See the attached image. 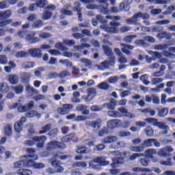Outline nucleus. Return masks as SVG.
Wrapping results in <instances>:
<instances>
[{"label":"nucleus","instance_id":"nucleus-1","mask_svg":"<svg viewBox=\"0 0 175 175\" xmlns=\"http://www.w3.org/2000/svg\"><path fill=\"white\" fill-rule=\"evenodd\" d=\"M142 18V20H148L150 18V14L148 13H144L139 12L135 14L132 17L129 18L125 20L126 24L127 25H141L139 23V19Z\"/></svg>","mask_w":175,"mask_h":175},{"label":"nucleus","instance_id":"nucleus-2","mask_svg":"<svg viewBox=\"0 0 175 175\" xmlns=\"http://www.w3.org/2000/svg\"><path fill=\"white\" fill-rule=\"evenodd\" d=\"M18 36H19L21 39H25L30 44L38 43V42L40 40L39 38L35 37L36 36V33L33 32L28 34L27 31L25 30L19 31L18 32Z\"/></svg>","mask_w":175,"mask_h":175},{"label":"nucleus","instance_id":"nucleus-3","mask_svg":"<svg viewBox=\"0 0 175 175\" xmlns=\"http://www.w3.org/2000/svg\"><path fill=\"white\" fill-rule=\"evenodd\" d=\"M121 25V23L118 22H110L109 26H100L102 29H105V32L107 33H118V27Z\"/></svg>","mask_w":175,"mask_h":175},{"label":"nucleus","instance_id":"nucleus-4","mask_svg":"<svg viewBox=\"0 0 175 175\" xmlns=\"http://www.w3.org/2000/svg\"><path fill=\"white\" fill-rule=\"evenodd\" d=\"M174 151V149L170 146H165L159 150L157 155L161 158H167L172 157V152Z\"/></svg>","mask_w":175,"mask_h":175},{"label":"nucleus","instance_id":"nucleus-5","mask_svg":"<svg viewBox=\"0 0 175 175\" xmlns=\"http://www.w3.org/2000/svg\"><path fill=\"white\" fill-rule=\"evenodd\" d=\"M38 159V155L36 154H27L23 157V162L25 163V167H31L33 166V162Z\"/></svg>","mask_w":175,"mask_h":175},{"label":"nucleus","instance_id":"nucleus-6","mask_svg":"<svg viewBox=\"0 0 175 175\" xmlns=\"http://www.w3.org/2000/svg\"><path fill=\"white\" fill-rule=\"evenodd\" d=\"M118 111H111L109 112V116L110 117L114 118H120V117H124V116L128 113V109L126 108L120 107L118 108Z\"/></svg>","mask_w":175,"mask_h":175},{"label":"nucleus","instance_id":"nucleus-7","mask_svg":"<svg viewBox=\"0 0 175 175\" xmlns=\"http://www.w3.org/2000/svg\"><path fill=\"white\" fill-rule=\"evenodd\" d=\"M85 125H87V126H90V128H92V129H95V131H99V129L102 128V119L98 118L94 121H86Z\"/></svg>","mask_w":175,"mask_h":175},{"label":"nucleus","instance_id":"nucleus-8","mask_svg":"<svg viewBox=\"0 0 175 175\" xmlns=\"http://www.w3.org/2000/svg\"><path fill=\"white\" fill-rule=\"evenodd\" d=\"M34 143H38L36 144L38 148H43L44 147V142H47V137L46 135H41V136H35L32 138Z\"/></svg>","mask_w":175,"mask_h":175},{"label":"nucleus","instance_id":"nucleus-9","mask_svg":"<svg viewBox=\"0 0 175 175\" xmlns=\"http://www.w3.org/2000/svg\"><path fill=\"white\" fill-rule=\"evenodd\" d=\"M100 5H98V9L100 13L103 14H109V3L106 0H96Z\"/></svg>","mask_w":175,"mask_h":175},{"label":"nucleus","instance_id":"nucleus-10","mask_svg":"<svg viewBox=\"0 0 175 175\" xmlns=\"http://www.w3.org/2000/svg\"><path fill=\"white\" fill-rule=\"evenodd\" d=\"M73 109V105L72 104H64L63 107H59L57 109V113L61 114V116H66L70 113V110Z\"/></svg>","mask_w":175,"mask_h":175},{"label":"nucleus","instance_id":"nucleus-11","mask_svg":"<svg viewBox=\"0 0 175 175\" xmlns=\"http://www.w3.org/2000/svg\"><path fill=\"white\" fill-rule=\"evenodd\" d=\"M156 126L161 129L160 136L169 135V132L170 131V127L169 126L165 125L163 122H159L156 124Z\"/></svg>","mask_w":175,"mask_h":175},{"label":"nucleus","instance_id":"nucleus-12","mask_svg":"<svg viewBox=\"0 0 175 175\" xmlns=\"http://www.w3.org/2000/svg\"><path fill=\"white\" fill-rule=\"evenodd\" d=\"M57 147H59V148H66L65 144L52 141L47 144L46 150L50 151V150H53V148H57Z\"/></svg>","mask_w":175,"mask_h":175},{"label":"nucleus","instance_id":"nucleus-13","mask_svg":"<svg viewBox=\"0 0 175 175\" xmlns=\"http://www.w3.org/2000/svg\"><path fill=\"white\" fill-rule=\"evenodd\" d=\"M118 141V138L116 136H108L102 139L103 144H112V147H114V144Z\"/></svg>","mask_w":175,"mask_h":175},{"label":"nucleus","instance_id":"nucleus-14","mask_svg":"<svg viewBox=\"0 0 175 175\" xmlns=\"http://www.w3.org/2000/svg\"><path fill=\"white\" fill-rule=\"evenodd\" d=\"M29 55L34 58H42V49H30L28 50Z\"/></svg>","mask_w":175,"mask_h":175},{"label":"nucleus","instance_id":"nucleus-15","mask_svg":"<svg viewBox=\"0 0 175 175\" xmlns=\"http://www.w3.org/2000/svg\"><path fill=\"white\" fill-rule=\"evenodd\" d=\"M91 162L93 163H98L99 166H106L109 165V161H106V159L103 157H98L94 158Z\"/></svg>","mask_w":175,"mask_h":175},{"label":"nucleus","instance_id":"nucleus-16","mask_svg":"<svg viewBox=\"0 0 175 175\" xmlns=\"http://www.w3.org/2000/svg\"><path fill=\"white\" fill-rule=\"evenodd\" d=\"M96 96V90L94 88H89L88 90V96L85 98V102L89 103Z\"/></svg>","mask_w":175,"mask_h":175},{"label":"nucleus","instance_id":"nucleus-17","mask_svg":"<svg viewBox=\"0 0 175 175\" xmlns=\"http://www.w3.org/2000/svg\"><path fill=\"white\" fill-rule=\"evenodd\" d=\"M109 68V62L105 61L102 62L100 65L95 64L93 66V70H105Z\"/></svg>","mask_w":175,"mask_h":175},{"label":"nucleus","instance_id":"nucleus-18","mask_svg":"<svg viewBox=\"0 0 175 175\" xmlns=\"http://www.w3.org/2000/svg\"><path fill=\"white\" fill-rule=\"evenodd\" d=\"M120 46H122L121 50L122 53H124L126 55H131V50H133V46L127 44H121Z\"/></svg>","mask_w":175,"mask_h":175},{"label":"nucleus","instance_id":"nucleus-19","mask_svg":"<svg viewBox=\"0 0 175 175\" xmlns=\"http://www.w3.org/2000/svg\"><path fill=\"white\" fill-rule=\"evenodd\" d=\"M19 77L17 75H10L8 76V81L12 84V85H16L17 83H18Z\"/></svg>","mask_w":175,"mask_h":175},{"label":"nucleus","instance_id":"nucleus-20","mask_svg":"<svg viewBox=\"0 0 175 175\" xmlns=\"http://www.w3.org/2000/svg\"><path fill=\"white\" fill-rule=\"evenodd\" d=\"M81 64L85 65V68H88L89 69H92L94 70V66H92V62L87 58H82L81 59Z\"/></svg>","mask_w":175,"mask_h":175},{"label":"nucleus","instance_id":"nucleus-21","mask_svg":"<svg viewBox=\"0 0 175 175\" xmlns=\"http://www.w3.org/2000/svg\"><path fill=\"white\" fill-rule=\"evenodd\" d=\"M25 90L29 94V95H31V96H33V95H38L39 94L38 90L33 88L32 86L29 85H26Z\"/></svg>","mask_w":175,"mask_h":175},{"label":"nucleus","instance_id":"nucleus-22","mask_svg":"<svg viewBox=\"0 0 175 175\" xmlns=\"http://www.w3.org/2000/svg\"><path fill=\"white\" fill-rule=\"evenodd\" d=\"M77 111H82L83 116H88L90 114V111L87 109V106L84 105H80L77 107Z\"/></svg>","mask_w":175,"mask_h":175},{"label":"nucleus","instance_id":"nucleus-23","mask_svg":"<svg viewBox=\"0 0 175 175\" xmlns=\"http://www.w3.org/2000/svg\"><path fill=\"white\" fill-rule=\"evenodd\" d=\"M60 14H62L60 16V20H64V18H65V16H72L73 14V12L63 8L60 10Z\"/></svg>","mask_w":175,"mask_h":175},{"label":"nucleus","instance_id":"nucleus-24","mask_svg":"<svg viewBox=\"0 0 175 175\" xmlns=\"http://www.w3.org/2000/svg\"><path fill=\"white\" fill-rule=\"evenodd\" d=\"M25 116L29 118H32L33 117H37L38 118H40V117H42V115L40 113H38V111L34 110L27 112L25 113Z\"/></svg>","mask_w":175,"mask_h":175},{"label":"nucleus","instance_id":"nucleus-25","mask_svg":"<svg viewBox=\"0 0 175 175\" xmlns=\"http://www.w3.org/2000/svg\"><path fill=\"white\" fill-rule=\"evenodd\" d=\"M0 92L2 94H8L9 92V85L5 82L0 83Z\"/></svg>","mask_w":175,"mask_h":175},{"label":"nucleus","instance_id":"nucleus-26","mask_svg":"<svg viewBox=\"0 0 175 175\" xmlns=\"http://www.w3.org/2000/svg\"><path fill=\"white\" fill-rule=\"evenodd\" d=\"M77 154H90L91 150L85 146H80L77 149Z\"/></svg>","mask_w":175,"mask_h":175},{"label":"nucleus","instance_id":"nucleus-27","mask_svg":"<svg viewBox=\"0 0 175 175\" xmlns=\"http://www.w3.org/2000/svg\"><path fill=\"white\" fill-rule=\"evenodd\" d=\"M51 124H48L42 127V130L38 132V135H44V133H47V132H50L51 129Z\"/></svg>","mask_w":175,"mask_h":175},{"label":"nucleus","instance_id":"nucleus-28","mask_svg":"<svg viewBox=\"0 0 175 175\" xmlns=\"http://www.w3.org/2000/svg\"><path fill=\"white\" fill-rule=\"evenodd\" d=\"M98 88L103 91H107L110 90V84L108 82L103 81L98 85Z\"/></svg>","mask_w":175,"mask_h":175},{"label":"nucleus","instance_id":"nucleus-29","mask_svg":"<svg viewBox=\"0 0 175 175\" xmlns=\"http://www.w3.org/2000/svg\"><path fill=\"white\" fill-rule=\"evenodd\" d=\"M11 90L14 91L17 94H23V91H24V86L23 85H18L16 86H12Z\"/></svg>","mask_w":175,"mask_h":175},{"label":"nucleus","instance_id":"nucleus-30","mask_svg":"<svg viewBox=\"0 0 175 175\" xmlns=\"http://www.w3.org/2000/svg\"><path fill=\"white\" fill-rule=\"evenodd\" d=\"M21 78L22 79V81L25 83V84H27V83L29 82L31 74H29V72H24L21 75Z\"/></svg>","mask_w":175,"mask_h":175},{"label":"nucleus","instance_id":"nucleus-31","mask_svg":"<svg viewBox=\"0 0 175 175\" xmlns=\"http://www.w3.org/2000/svg\"><path fill=\"white\" fill-rule=\"evenodd\" d=\"M112 161H113V163L111 164L112 167H116V165H122V163H124V158H118V157H116Z\"/></svg>","mask_w":175,"mask_h":175},{"label":"nucleus","instance_id":"nucleus-32","mask_svg":"<svg viewBox=\"0 0 175 175\" xmlns=\"http://www.w3.org/2000/svg\"><path fill=\"white\" fill-rule=\"evenodd\" d=\"M120 122H121V121L118 119L111 120L108 121L107 126H108V128L113 129V128H114V126H116V125H117V124H120Z\"/></svg>","mask_w":175,"mask_h":175},{"label":"nucleus","instance_id":"nucleus-33","mask_svg":"<svg viewBox=\"0 0 175 175\" xmlns=\"http://www.w3.org/2000/svg\"><path fill=\"white\" fill-rule=\"evenodd\" d=\"M15 57L16 58H27V57H29V53L28 52H24L23 51H18Z\"/></svg>","mask_w":175,"mask_h":175},{"label":"nucleus","instance_id":"nucleus-34","mask_svg":"<svg viewBox=\"0 0 175 175\" xmlns=\"http://www.w3.org/2000/svg\"><path fill=\"white\" fill-rule=\"evenodd\" d=\"M87 166L88 164L84 161H78L72 164V167H81V169L87 167Z\"/></svg>","mask_w":175,"mask_h":175},{"label":"nucleus","instance_id":"nucleus-35","mask_svg":"<svg viewBox=\"0 0 175 175\" xmlns=\"http://www.w3.org/2000/svg\"><path fill=\"white\" fill-rule=\"evenodd\" d=\"M130 150L133 152H143L144 151V146H131L130 147Z\"/></svg>","mask_w":175,"mask_h":175},{"label":"nucleus","instance_id":"nucleus-36","mask_svg":"<svg viewBox=\"0 0 175 175\" xmlns=\"http://www.w3.org/2000/svg\"><path fill=\"white\" fill-rule=\"evenodd\" d=\"M153 139L150 138L148 139H146L144 141V142L142 144V147H144V148H148V147H152L154 144H152Z\"/></svg>","mask_w":175,"mask_h":175},{"label":"nucleus","instance_id":"nucleus-37","mask_svg":"<svg viewBox=\"0 0 175 175\" xmlns=\"http://www.w3.org/2000/svg\"><path fill=\"white\" fill-rule=\"evenodd\" d=\"M53 16V12L50 11H44L42 14V18L44 21H47V20H50Z\"/></svg>","mask_w":175,"mask_h":175},{"label":"nucleus","instance_id":"nucleus-38","mask_svg":"<svg viewBox=\"0 0 175 175\" xmlns=\"http://www.w3.org/2000/svg\"><path fill=\"white\" fill-rule=\"evenodd\" d=\"M145 154H146V157H148V158H152V155H157L158 153H157V150L150 148L145 151Z\"/></svg>","mask_w":175,"mask_h":175},{"label":"nucleus","instance_id":"nucleus-39","mask_svg":"<svg viewBox=\"0 0 175 175\" xmlns=\"http://www.w3.org/2000/svg\"><path fill=\"white\" fill-rule=\"evenodd\" d=\"M59 155H61V154L59 152H56L53 155V157H55V158L61 159L62 161H66V159H70V158H71L70 155H62V156H59Z\"/></svg>","mask_w":175,"mask_h":175},{"label":"nucleus","instance_id":"nucleus-40","mask_svg":"<svg viewBox=\"0 0 175 175\" xmlns=\"http://www.w3.org/2000/svg\"><path fill=\"white\" fill-rule=\"evenodd\" d=\"M18 175H32V171L27 169H20L17 171Z\"/></svg>","mask_w":175,"mask_h":175},{"label":"nucleus","instance_id":"nucleus-41","mask_svg":"<svg viewBox=\"0 0 175 175\" xmlns=\"http://www.w3.org/2000/svg\"><path fill=\"white\" fill-rule=\"evenodd\" d=\"M42 27H43V21L42 20L36 21L31 25L33 29H37L38 28H40Z\"/></svg>","mask_w":175,"mask_h":175},{"label":"nucleus","instance_id":"nucleus-42","mask_svg":"<svg viewBox=\"0 0 175 175\" xmlns=\"http://www.w3.org/2000/svg\"><path fill=\"white\" fill-rule=\"evenodd\" d=\"M14 167H15V169H21V167H25L24 159H23L21 161L15 162L14 163Z\"/></svg>","mask_w":175,"mask_h":175},{"label":"nucleus","instance_id":"nucleus-43","mask_svg":"<svg viewBox=\"0 0 175 175\" xmlns=\"http://www.w3.org/2000/svg\"><path fill=\"white\" fill-rule=\"evenodd\" d=\"M14 131L17 133H20V132L23 131V124L20 123V122H15L14 125Z\"/></svg>","mask_w":175,"mask_h":175},{"label":"nucleus","instance_id":"nucleus-44","mask_svg":"<svg viewBox=\"0 0 175 175\" xmlns=\"http://www.w3.org/2000/svg\"><path fill=\"white\" fill-rule=\"evenodd\" d=\"M136 38H137L136 35L127 36L123 38V42H124V43H131V42H132L133 39H136Z\"/></svg>","mask_w":175,"mask_h":175},{"label":"nucleus","instance_id":"nucleus-45","mask_svg":"<svg viewBox=\"0 0 175 175\" xmlns=\"http://www.w3.org/2000/svg\"><path fill=\"white\" fill-rule=\"evenodd\" d=\"M158 36L159 38H160V39H165V38L167 40L170 39V38H172V34L168 33L166 31H162L161 33H158Z\"/></svg>","mask_w":175,"mask_h":175},{"label":"nucleus","instance_id":"nucleus-46","mask_svg":"<svg viewBox=\"0 0 175 175\" xmlns=\"http://www.w3.org/2000/svg\"><path fill=\"white\" fill-rule=\"evenodd\" d=\"M103 49L106 55H108V57H111V55H113V51H111L109 46L103 45Z\"/></svg>","mask_w":175,"mask_h":175},{"label":"nucleus","instance_id":"nucleus-47","mask_svg":"<svg viewBox=\"0 0 175 175\" xmlns=\"http://www.w3.org/2000/svg\"><path fill=\"white\" fill-rule=\"evenodd\" d=\"M135 44H137V46H139L142 47H147V46H148V44H147V42H146V41L144 40H137L135 41Z\"/></svg>","mask_w":175,"mask_h":175},{"label":"nucleus","instance_id":"nucleus-48","mask_svg":"<svg viewBox=\"0 0 175 175\" xmlns=\"http://www.w3.org/2000/svg\"><path fill=\"white\" fill-rule=\"evenodd\" d=\"M116 102L117 101L114 99L111 100L109 103L107 104V109H109V110H114Z\"/></svg>","mask_w":175,"mask_h":175},{"label":"nucleus","instance_id":"nucleus-49","mask_svg":"<svg viewBox=\"0 0 175 175\" xmlns=\"http://www.w3.org/2000/svg\"><path fill=\"white\" fill-rule=\"evenodd\" d=\"M23 69H31L35 66V63L33 62H29L27 63H23L22 64Z\"/></svg>","mask_w":175,"mask_h":175},{"label":"nucleus","instance_id":"nucleus-50","mask_svg":"<svg viewBox=\"0 0 175 175\" xmlns=\"http://www.w3.org/2000/svg\"><path fill=\"white\" fill-rule=\"evenodd\" d=\"M36 3H37L38 8H44L49 3V1L47 0H36Z\"/></svg>","mask_w":175,"mask_h":175},{"label":"nucleus","instance_id":"nucleus-51","mask_svg":"<svg viewBox=\"0 0 175 175\" xmlns=\"http://www.w3.org/2000/svg\"><path fill=\"white\" fill-rule=\"evenodd\" d=\"M125 147V144L124 142H117L114 144V146H111V148L117 149V148H124Z\"/></svg>","mask_w":175,"mask_h":175},{"label":"nucleus","instance_id":"nucleus-52","mask_svg":"<svg viewBox=\"0 0 175 175\" xmlns=\"http://www.w3.org/2000/svg\"><path fill=\"white\" fill-rule=\"evenodd\" d=\"M169 45H167V44H157V45H154V50H158V51H161V50H166V49H167Z\"/></svg>","mask_w":175,"mask_h":175},{"label":"nucleus","instance_id":"nucleus-53","mask_svg":"<svg viewBox=\"0 0 175 175\" xmlns=\"http://www.w3.org/2000/svg\"><path fill=\"white\" fill-rule=\"evenodd\" d=\"M167 113H169V109L167 108L161 109L159 110V117H166Z\"/></svg>","mask_w":175,"mask_h":175},{"label":"nucleus","instance_id":"nucleus-54","mask_svg":"<svg viewBox=\"0 0 175 175\" xmlns=\"http://www.w3.org/2000/svg\"><path fill=\"white\" fill-rule=\"evenodd\" d=\"M132 31V27L129 26H122L120 28V32L121 33H125Z\"/></svg>","mask_w":175,"mask_h":175},{"label":"nucleus","instance_id":"nucleus-55","mask_svg":"<svg viewBox=\"0 0 175 175\" xmlns=\"http://www.w3.org/2000/svg\"><path fill=\"white\" fill-rule=\"evenodd\" d=\"M140 157H144V154H143V153H134L130 156L129 159L130 161H136V159L140 158Z\"/></svg>","mask_w":175,"mask_h":175},{"label":"nucleus","instance_id":"nucleus-56","mask_svg":"<svg viewBox=\"0 0 175 175\" xmlns=\"http://www.w3.org/2000/svg\"><path fill=\"white\" fill-rule=\"evenodd\" d=\"M143 111L144 112L145 114L149 113L150 117H154V116L157 114V111H155V110L151 109L150 108H146Z\"/></svg>","mask_w":175,"mask_h":175},{"label":"nucleus","instance_id":"nucleus-57","mask_svg":"<svg viewBox=\"0 0 175 175\" xmlns=\"http://www.w3.org/2000/svg\"><path fill=\"white\" fill-rule=\"evenodd\" d=\"M4 133L7 136H11L12 135V125L8 124L5 126Z\"/></svg>","mask_w":175,"mask_h":175},{"label":"nucleus","instance_id":"nucleus-58","mask_svg":"<svg viewBox=\"0 0 175 175\" xmlns=\"http://www.w3.org/2000/svg\"><path fill=\"white\" fill-rule=\"evenodd\" d=\"M8 64V57L5 55H0V65H6Z\"/></svg>","mask_w":175,"mask_h":175},{"label":"nucleus","instance_id":"nucleus-59","mask_svg":"<svg viewBox=\"0 0 175 175\" xmlns=\"http://www.w3.org/2000/svg\"><path fill=\"white\" fill-rule=\"evenodd\" d=\"M140 164L142 166L147 167V166H148V165H150V159H148L147 158H142L140 159Z\"/></svg>","mask_w":175,"mask_h":175},{"label":"nucleus","instance_id":"nucleus-60","mask_svg":"<svg viewBox=\"0 0 175 175\" xmlns=\"http://www.w3.org/2000/svg\"><path fill=\"white\" fill-rule=\"evenodd\" d=\"M118 79H120L118 76L111 77L107 79L108 83L109 84H116L118 81Z\"/></svg>","mask_w":175,"mask_h":175},{"label":"nucleus","instance_id":"nucleus-61","mask_svg":"<svg viewBox=\"0 0 175 175\" xmlns=\"http://www.w3.org/2000/svg\"><path fill=\"white\" fill-rule=\"evenodd\" d=\"M69 76H70V72L68 70L62 71L59 74V79H65V77H68Z\"/></svg>","mask_w":175,"mask_h":175},{"label":"nucleus","instance_id":"nucleus-62","mask_svg":"<svg viewBox=\"0 0 175 175\" xmlns=\"http://www.w3.org/2000/svg\"><path fill=\"white\" fill-rule=\"evenodd\" d=\"M145 133L147 136H148V137H151V136L154 135V130H152L151 127H147L145 129Z\"/></svg>","mask_w":175,"mask_h":175},{"label":"nucleus","instance_id":"nucleus-63","mask_svg":"<svg viewBox=\"0 0 175 175\" xmlns=\"http://www.w3.org/2000/svg\"><path fill=\"white\" fill-rule=\"evenodd\" d=\"M163 81V79L162 78H153L152 79V85H157V84H160V83H162Z\"/></svg>","mask_w":175,"mask_h":175},{"label":"nucleus","instance_id":"nucleus-64","mask_svg":"<svg viewBox=\"0 0 175 175\" xmlns=\"http://www.w3.org/2000/svg\"><path fill=\"white\" fill-rule=\"evenodd\" d=\"M58 135V129H53L52 131H49V136L51 139H54L55 136Z\"/></svg>","mask_w":175,"mask_h":175}]
</instances>
